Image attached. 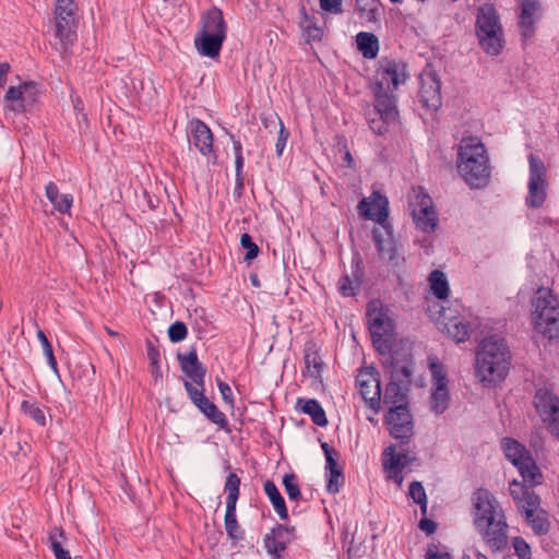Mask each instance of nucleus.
<instances>
[{"instance_id":"obj_28","label":"nucleus","mask_w":559,"mask_h":559,"mask_svg":"<svg viewBox=\"0 0 559 559\" xmlns=\"http://www.w3.org/2000/svg\"><path fill=\"white\" fill-rule=\"evenodd\" d=\"M476 33L485 31H500L502 28L499 15L493 4H484L477 10Z\"/></svg>"},{"instance_id":"obj_21","label":"nucleus","mask_w":559,"mask_h":559,"mask_svg":"<svg viewBox=\"0 0 559 559\" xmlns=\"http://www.w3.org/2000/svg\"><path fill=\"white\" fill-rule=\"evenodd\" d=\"M421 86L419 90L420 102L429 110L437 111L442 105L441 82L435 72L420 76Z\"/></svg>"},{"instance_id":"obj_23","label":"nucleus","mask_w":559,"mask_h":559,"mask_svg":"<svg viewBox=\"0 0 559 559\" xmlns=\"http://www.w3.org/2000/svg\"><path fill=\"white\" fill-rule=\"evenodd\" d=\"M181 371L191 380L193 385L204 386L206 367L200 362L197 348L192 346L187 354H177Z\"/></svg>"},{"instance_id":"obj_40","label":"nucleus","mask_w":559,"mask_h":559,"mask_svg":"<svg viewBox=\"0 0 559 559\" xmlns=\"http://www.w3.org/2000/svg\"><path fill=\"white\" fill-rule=\"evenodd\" d=\"M356 10L367 22L376 23L382 10L379 0H356Z\"/></svg>"},{"instance_id":"obj_56","label":"nucleus","mask_w":559,"mask_h":559,"mask_svg":"<svg viewBox=\"0 0 559 559\" xmlns=\"http://www.w3.org/2000/svg\"><path fill=\"white\" fill-rule=\"evenodd\" d=\"M512 544L519 559H532L531 546L523 537H514Z\"/></svg>"},{"instance_id":"obj_37","label":"nucleus","mask_w":559,"mask_h":559,"mask_svg":"<svg viewBox=\"0 0 559 559\" xmlns=\"http://www.w3.org/2000/svg\"><path fill=\"white\" fill-rule=\"evenodd\" d=\"M357 48L366 59H374L379 52V39L373 33L360 32L356 36Z\"/></svg>"},{"instance_id":"obj_41","label":"nucleus","mask_w":559,"mask_h":559,"mask_svg":"<svg viewBox=\"0 0 559 559\" xmlns=\"http://www.w3.org/2000/svg\"><path fill=\"white\" fill-rule=\"evenodd\" d=\"M430 288L436 298L443 300L450 294L449 282L444 273L440 270H433L429 275Z\"/></svg>"},{"instance_id":"obj_10","label":"nucleus","mask_w":559,"mask_h":559,"mask_svg":"<svg viewBox=\"0 0 559 559\" xmlns=\"http://www.w3.org/2000/svg\"><path fill=\"white\" fill-rule=\"evenodd\" d=\"M371 234L380 258L386 260L393 269L403 266L405 263L404 250L393 235L392 225L384 226V228L374 227Z\"/></svg>"},{"instance_id":"obj_61","label":"nucleus","mask_w":559,"mask_h":559,"mask_svg":"<svg viewBox=\"0 0 559 559\" xmlns=\"http://www.w3.org/2000/svg\"><path fill=\"white\" fill-rule=\"evenodd\" d=\"M320 8L330 13L340 14L343 12L342 0H319Z\"/></svg>"},{"instance_id":"obj_8","label":"nucleus","mask_w":559,"mask_h":559,"mask_svg":"<svg viewBox=\"0 0 559 559\" xmlns=\"http://www.w3.org/2000/svg\"><path fill=\"white\" fill-rule=\"evenodd\" d=\"M386 355L388 357L382 361V366L389 370L391 380L411 385L415 367L411 348L402 345L394 348L391 346V352Z\"/></svg>"},{"instance_id":"obj_42","label":"nucleus","mask_w":559,"mask_h":559,"mask_svg":"<svg viewBox=\"0 0 559 559\" xmlns=\"http://www.w3.org/2000/svg\"><path fill=\"white\" fill-rule=\"evenodd\" d=\"M225 530L227 536L239 542L243 539L245 532L240 528V525L237 521L236 516V507L233 506H226V513H225Z\"/></svg>"},{"instance_id":"obj_60","label":"nucleus","mask_w":559,"mask_h":559,"mask_svg":"<svg viewBox=\"0 0 559 559\" xmlns=\"http://www.w3.org/2000/svg\"><path fill=\"white\" fill-rule=\"evenodd\" d=\"M55 11L64 12L66 15L76 14L78 5L75 0H56Z\"/></svg>"},{"instance_id":"obj_49","label":"nucleus","mask_w":559,"mask_h":559,"mask_svg":"<svg viewBox=\"0 0 559 559\" xmlns=\"http://www.w3.org/2000/svg\"><path fill=\"white\" fill-rule=\"evenodd\" d=\"M211 423L217 425L221 429H227L228 420L226 415L218 409V407L212 402L207 405L205 411L201 412Z\"/></svg>"},{"instance_id":"obj_29","label":"nucleus","mask_w":559,"mask_h":559,"mask_svg":"<svg viewBox=\"0 0 559 559\" xmlns=\"http://www.w3.org/2000/svg\"><path fill=\"white\" fill-rule=\"evenodd\" d=\"M479 46L483 50L490 56H498L504 45L503 31H485L480 33H476Z\"/></svg>"},{"instance_id":"obj_45","label":"nucleus","mask_w":559,"mask_h":559,"mask_svg":"<svg viewBox=\"0 0 559 559\" xmlns=\"http://www.w3.org/2000/svg\"><path fill=\"white\" fill-rule=\"evenodd\" d=\"M63 540H66V534L61 527H56L49 534L50 548L56 559H72L69 550L64 549L62 546Z\"/></svg>"},{"instance_id":"obj_38","label":"nucleus","mask_w":559,"mask_h":559,"mask_svg":"<svg viewBox=\"0 0 559 559\" xmlns=\"http://www.w3.org/2000/svg\"><path fill=\"white\" fill-rule=\"evenodd\" d=\"M413 216L417 228L421 231L431 233L436 229L438 218L432 206H421L413 212Z\"/></svg>"},{"instance_id":"obj_46","label":"nucleus","mask_w":559,"mask_h":559,"mask_svg":"<svg viewBox=\"0 0 559 559\" xmlns=\"http://www.w3.org/2000/svg\"><path fill=\"white\" fill-rule=\"evenodd\" d=\"M241 479L236 473H229L226 476L224 484V491L226 492V506H237V501L239 498V489H240Z\"/></svg>"},{"instance_id":"obj_18","label":"nucleus","mask_w":559,"mask_h":559,"mask_svg":"<svg viewBox=\"0 0 559 559\" xmlns=\"http://www.w3.org/2000/svg\"><path fill=\"white\" fill-rule=\"evenodd\" d=\"M508 523L499 518L497 522L476 528L491 552H502L508 548Z\"/></svg>"},{"instance_id":"obj_13","label":"nucleus","mask_w":559,"mask_h":559,"mask_svg":"<svg viewBox=\"0 0 559 559\" xmlns=\"http://www.w3.org/2000/svg\"><path fill=\"white\" fill-rule=\"evenodd\" d=\"M416 460L415 454L408 449H405L404 445H389L382 454V466L383 469L388 473V479L394 480L399 486L402 485L403 469L412 465Z\"/></svg>"},{"instance_id":"obj_48","label":"nucleus","mask_w":559,"mask_h":559,"mask_svg":"<svg viewBox=\"0 0 559 559\" xmlns=\"http://www.w3.org/2000/svg\"><path fill=\"white\" fill-rule=\"evenodd\" d=\"M21 411L25 415L29 416L39 426L46 425L45 414H44L43 409L36 403L24 400L21 403Z\"/></svg>"},{"instance_id":"obj_1","label":"nucleus","mask_w":559,"mask_h":559,"mask_svg":"<svg viewBox=\"0 0 559 559\" xmlns=\"http://www.w3.org/2000/svg\"><path fill=\"white\" fill-rule=\"evenodd\" d=\"M408 79L407 64L395 59L382 58L376 70L371 88L374 95V108L368 114L370 129L379 135L388 132L390 124L397 122L400 114L394 92Z\"/></svg>"},{"instance_id":"obj_15","label":"nucleus","mask_w":559,"mask_h":559,"mask_svg":"<svg viewBox=\"0 0 559 559\" xmlns=\"http://www.w3.org/2000/svg\"><path fill=\"white\" fill-rule=\"evenodd\" d=\"M358 210L364 218L379 223V228L391 225L388 222L389 200L379 191H373L369 198L361 199L358 203Z\"/></svg>"},{"instance_id":"obj_33","label":"nucleus","mask_w":559,"mask_h":559,"mask_svg":"<svg viewBox=\"0 0 559 559\" xmlns=\"http://www.w3.org/2000/svg\"><path fill=\"white\" fill-rule=\"evenodd\" d=\"M300 411L311 417L313 424L319 427H325L328 425V418L321 404L314 399H301L299 397L296 403Z\"/></svg>"},{"instance_id":"obj_43","label":"nucleus","mask_w":559,"mask_h":559,"mask_svg":"<svg viewBox=\"0 0 559 559\" xmlns=\"http://www.w3.org/2000/svg\"><path fill=\"white\" fill-rule=\"evenodd\" d=\"M510 493L515 501L519 509H526V502L528 501V497L538 496L533 488L527 485L520 483L518 480H513L510 484Z\"/></svg>"},{"instance_id":"obj_52","label":"nucleus","mask_w":559,"mask_h":559,"mask_svg":"<svg viewBox=\"0 0 559 559\" xmlns=\"http://www.w3.org/2000/svg\"><path fill=\"white\" fill-rule=\"evenodd\" d=\"M321 448L325 455V469L326 472H333L337 469H343L342 466L338 465L337 460L340 456L338 451L334 448L330 447L329 443L323 442Z\"/></svg>"},{"instance_id":"obj_62","label":"nucleus","mask_w":559,"mask_h":559,"mask_svg":"<svg viewBox=\"0 0 559 559\" xmlns=\"http://www.w3.org/2000/svg\"><path fill=\"white\" fill-rule=\"evenodd\" d=\"M426 559H452V556L448 551L440 552L438 550V546L435 544H431V545H428V548L426 551Z\"/></svg>"},{"instance_id":"obj_3","label":"nucleus","mask_w":559,"mask_h":559,"mask_svg":"<svg viewBox=\"0 0 559 559\" xmlns=\"http://www.w3.org/2000/svg\"><path fill=\"white\" fill-rule=\"evenodd\" d=\"M457 170L465 182L474 189L488 185L490 166L485 145L473 136L463 138L457 150Z\"/></svg>"},{"instance_id":"obj_59","label":"nucleus","mask_w":559,"mask_h":559,"mask_svg":"<svg viewBox=\"0 0 559 559\" xmlns=\"http://www.w3.org/2000/svg\"><path fill=\"white\" fill-rule=\"evenodd\" d=\"M216 382L223 401L226 404L234 406V394L229 384L222 381L221 379H216Z\"/></svg>"},{"instance_id":"obj_16","label":"nucleus","mask_w":559,"mask_h":559,"mask_svg":"<svg viewBox=\"0 0 559 559\" xmlns=\"http://www.w3.org/2000/svg\"><path fill=\"white\" fill-rule=\"evenodd\" d=\"M296 538V527L276 524L264 536V547L272 559H281L287 545Z\"/></svg>"},{"instance_id":"obj_63","label":"nucleus","mask_w":559,"mask_h":559,"mask_svg":"<svg viewBox=\"0 0 559 559\" xmlns=\"http://www.w3.org/2000/svg\"><path fill=\"white\" fill-rule=\"evenodd\" d=\"M146 355L151 365H157V362H159V349L150 340L146 341Z\"/></svg>"},{"instance_id":"obj_20","label":"nucleus","mask_w":559,"mask_h":559,"mask_svg":"<svg viewBox=\"0 0 559 559\" xmlns=\"http://www.w3.org/2000/svg\"><path fill=\"white\" fill-rule=\"evenodd\" d=\"M314 12V9L309 12L304 4H300L298 9V26L301 37L307 45L321 43L324 36V26L319 25Z\"/></svg>"},{"instance_id":"obj_19","label":"nucleus","mask_w":559,"mask_h":559,"mask_svg":"<svg viewBox=\"0 0 559 559\" xmlns=\"http://www.w3.org/2000/svg\"><path fill=\"white\" fill-rule=\"evenodd\" d=\"M540 497L531 496L526 502V509L522 510L525 514V520L532 527L533 532L537 536H544L550 531V521L548 519V512L540 509Z\"/></svg>"},{"instance_id":"obj_30","label":"nucleus","mask_w":559,"mask_h":559,"mask_svg":"<svg viewBox=\"0 0 559 559\" xmlns=\"http://www.w3.org/2000/svg\"><path fill=\"white\" fill-rule=\"evenodd\" d=\"M501 447L506 457L515 466L522 465L526 462V457H533L531 452L513 438H503Z\"/></svg>"},{"instance_id":"obj_36","label":"nucleus","mask_w":559,"mask_h":559,"mask_svg":"<svg viewBox=\"0 0 559 559\" xmlns=\"http://www.w3.org/2000/svg\"><path fill=\"white\" fill-rule=\"evenodd\" d=\"M264 492L272 503L274 510L277 512L281 520L288 519V511L283 496L281 495L277 486L271 479H267L263 484Z\"/></svg>"},{"instance_id":"obj_26","label":"nucleus","mask_w":559,"mask_h":559,"mask_svg":"<svg viewBox=\"0 0 559 559\" xmlns=\"http://www.w3.org/2000/svg\"><path fill=\"white\" fill-rule=\"evenodd\" d=\"M191 127L194 146L202 155H209L213 151V134L211 129L200 119L192 120Z\"/></svg>"},{"instance_id":"obj_53","label":"nucleus","mask_w":559,"mask_h":559,"mask_svg":"<svg viewBox=\"0 0 559 559\" xmlns=\"http://www.w3.org/2000/svg\"><path fill=\"white\" fill-rule=\"evenodd\" d=\"M240 245L243 249L247 250V252L245 254L246 262L250 263L252 260H254L259 255L260 248L252 240V237L249 234L245 233L241 235Z\"/></svg>"},{"instance_id":"obj_58","label":"nucleus","mask_w":559,"mask_h":559,"mask_svg":"<svg viewBox=\"0 0 559 559\" xmlns=\"http://www.w3.org/2000/svg\"><path fill=\"white\" fill-rule=\"evenodd\" d=\"M277 120H278L280 130H278L276 143H275V151H276L277 156H281L285 148L286 142L289 138V132L285 128L283 121L278 117H277Z\"/></svg>"},{"instance_id":"obj_17","label":"nucleus","mask_w":559,"mask_h":559,"mask_svg":"<svg viewBox=\"0 0 559 559\" xmlns=\"http://www.w3.org/2000/svg\"><path fill=\"white\" fill-rule=\"evenodd\" d=\"M350 274H344L337 282V292L343 297H355L365 280V265L359 253L353 255L350 262Z\"/></svg>"},{"instance_id":"obj_55","label":"nucleus","mask_w":559,"mask_h":559,"mask_svg":"<svg viewBox=\"0 0 559 559\" xmlns=\"http://www.w3.org/2000/svg\"><path fill=\"white\" fill-rule=\"evenodd\" d=\"M188 335V328L182 321H175L168 328V337L171 343L182 342Z\"/></svg>"},{"instance_id":"obj_51","label":"nucleus","mask_w":559,"mask_h":559,"mask_svg":"<svg viewBox=\"0 0 559 559\" xmlns=\"http://www.w3.org/2000/svg\"><path fill=\"white\" fill-rule=\"evenodd\" d=\"M37 338L43 347L44 355L47 357L48 365L55 372H57L58 364L53 355L52 346L45 332L40 329L37 331Z\"/></svg>"},{"instance_id":"obj_57","label":"nucleus","mask_w":559,"mask_h":559,"mask_svg":"<svg viewBox=\"0 0 559 559\" xmlns=\"http://www.w3.org/2000/svg\"><path fill=\"white\" fill-rule=\"evenodd\" d=\"M408 496L413 499L415 503L424 502L427 499L426 490L421 484V481L414 480L409 485Z\"/></svg>"},{"instance_id":"obj_31","label":"nucleus","mask_w":559,"mask_h":559,"mask_svg":"<svg viewBox=\"0 0 559 559\" xmlns=\"http://www.w3.org/2000/svg\"><path fill=\"white\" fill-rule=\"evenodd\" d=\"M202 27L199 32H206L209 34H219L226 36L227 25L221 9L213 7L202 15Z\"/></svg>"},{"instance_id":"obj_22","label":"nucleus","mask_w":559,"mask_h":559,"mask_svg":"<svg viewBox=\"0 0 559 559\" xmlns=\"http://www.w3.org/2000/svg\"><path fill=\"white\" fill-rule=\"evenodd\" d=\"M56 37L60 40L61 53H67L76 39V19L73 13L66 15L64 12L53 11Z\"/></svg>"},{"instance_id":"obj_32","label":"nucleus","mask_w":559,"mask_h":559,"mask_svg":"<svg viewBox=\"0 0 559 559\" xmlns=\"http://www.w3.org/2000/svg\"><path fill=\"white\" fill-rule=\"evenodd\" d=\"M304 359L307 374L313 380L321 382L324 362L314 344L306 345Z\"/></svg>"},{"instance_id":"obj_39","label":"nucleus","mask_w":559,"mask_h":559,"mask_svg":"<svg viewBox=\"0 0 559 559\" xmlns=\"http://www.w3.org/2000/svg\"><path fill=\"white\" fill-rule=\"evenodd\" d=\"M516 468L523 477L524 483H527V486L531 488L540 485L544 480V476L533 457H526V462Z\"/></svg>"},{"instance_id":"obj_24","label":"nucleus","mask_w":559,"mask_h":559,"mask_svg":"<svg viewBox=\"0 0 559 559\" xmlns=\"http://www.w3.org/2000/svg\"><path fill=\"white\" fill-rule=\"evenodd\" d=\"M543 8L539 0H521L519 27L524 38H530L535 33V23L542 17Z\"/></svg>"},{"instance_id":"obj_35","label":"nucleus","mask_w":559,"mask_h":559,"mask_svg":"<svg viewBox=\"0 0 559 559\" xmlns=\"http://www.w3.org/2000/svg\"><path fill=\"white\" fill-rule=\"evenodd\" d=\"M45 192L47 199L59 213H69L73 202L71 194H60L57 185L52 181L46 185Z\"/></svg>"},{"instance_id":"obj_6","label":"nucleus","mask_w":559,"mask_h":559,"mask_svg":"<svg viewBox=\"0 0 559 559\" xmlns=\"http://www.w3.org/2000/svg\"><path fill=\"white\" fill-rule=\"evenodd\" d=\"M528 192L525 198V204L531 209H539L547 199V168L545 163L535 154L528 155Z\"/></svg>"},{"instance_id":"obj_2","label":"nucleus","mask_w":559,"mask_h":559,"mask_svg":"<svg viewBox=\"0 0 559 559\" xmlns=\"http://www.w3.org/2000/svg\"><path fill=\"white\" fill-rule=\"evenodd\" d=\"M511 352L504 337L489 335L476 349L475 373L483 383H498L506 379L511 366Z\"/></svg>"},{"instance_id":"obj_11","label":"nucleus","mask_w":559,"mask_h":559,"mask_svg":"<svg viewBox=\"0 0 559 559\" xmlns=\"http://www.w3.org/2000/svg\"><path fill=\"white\" fill-rule=\"evenodd\" d=\"M389 433L400 441V445H407L414 436V420L408 405L400 404L389 408L384 416Z\"/></svg>"},{"instance_id":"obj_7","label":"nucleus","mask_w":559,"mask_h":559,"mask_svg":"<svg viewBox=\"0 0 559 559\" xmlns=\"http://www.w3.org/2000/svg\"><path fill=\"white\" fill-rule=\"evenodd\" d=\"M472 503L473 522L476 528L495 523L500 516L506 519L500 503L488 489H476L472 495Z\"/></svg>"},{"instance_id":"obj_44","label":"nucleus","mask_w":559,"mask_h":559,"mask_svg":"<svg viewBox=\"0 0 559 559\" xmlns=\"http://www.w3.org/2000/svg\"><path fill=\"white\" fill-rule=\"evenodd\" d=\"M183 386L187 391V394L190 399V401L193 403V405L200 411H205L207 405H211V401L205 396V385L204 386H198L193 385L190 381H185Z\"/></svg>"},{"instance_id":"obj_25","label":"nucleus","mask_w":559,"mask_h":559,"mask_svg":"<svg viewBox=\"0 0 559 559\" xmlns=\"http://www.w3.org/2000/svg\"><path fill=\"white\" fill-rule=\"evenodd\" d=\"M225 39L222 32L219 34L198 32L194 37V47L201 56L213 59L219 56Z\"/></svg>"},{"instance_id":"obj_9","label":"nucleus","mask_w":559,"mask_h":559,"mask_svg":"<svg viewBox=\"0 0 559 559\" xmlns=\"http://www.w3.org/2000/svg\"><path fill=\"white\" fill-rule=\"evenodd\" d=\"M536 413L548 431L559 440V397L548 388H539L533 397Z\"/></svg>"},{"instance_id":"obj_50","label":"nucleus","mask_w":559,"mask_h":559,"mask_svg":"<svg viewBox=\"0 0 559 559\" xmlns=\"http://www.w3.org/2000/svg\"><path fill=\"white\" fill-rule=\"evenodd\" d=\"M282 483L290 500L298 501L301 499L297 476L294 473L285 474Z\"/></svg>"},{"instance_id":"obj_47","label":"nucleus","mask_w":559,"mask_h":559,"mask_svg":"<svg viewBox=\"0 0 559 559\" xmlns=\"http://www.w3.org/2000/svg\"><path fill=\"white\" fill-rule=\"evenodd\" d=\"M449 390L439 391L433 389L431 393L430 408L438 415L443 414L449 407Z\"/></svg>"},{"instance_id":"obj_27","label":"nucleus","mask_w":559,"mask_h":559,"mask_svg":"<svg viewBox=\"0 0 559 559\" xmlns=\"http://www.w3.org/2000/svg\"><path fill=\"white\" fill-rule=\"evenodd\" d=\"M411 385H404L401 382L390 380L386 384L383 396L381 395V403L389 408L395 405H408L407 392Z\"/></svg>"},{"instance_id":"obj_12","label":"nucleus","mask_w":559,"mask_h":559,"mask_svg":"<svg viewBox=\"0 0 559 559\" xmlns=\"http://www.w3.org/2000/svg\"><path fill=\"white\" fill-rule=\"evenodd\" d=\"M39 96L38 84L33 81L10 86L3 97L4 108L15 114L29 111Z\"/></svg>"},{"instance_id":"obj_64","label":"nucleus","mask_w":559,"mask_h":559,"mask_svg":"<svg viewBox=\"0 0 559 559\" xmlns=\"http://www.w3.org/2000/svg\"><path fill=\"white\" fill-rule=\"evenodd\" d=\"M418 526L427 535L433 534L437 531V528H438V524L433 520H430V519H427V518H423L419 521V525Z\"/></svg>"},{"instance_id":"obj_14","label":"nucleus","mask_w":559,"mask_h":559,"mask_svg":"<svg viewBox=\"0 0 559 559\" xmlns=\"http://www.w3.org/2000/svg\"><path fill=\"white\" fill-rule=\"evenodd\" d=\"M361 397L374 412L381 407V382L376 367H365L359 370L356 379Z\"/></svg>"},{"instance_id":"obj_5","label":"nucleus","mask_w":559,"mask_h":559,"mask_svg":"<svg viewBox=\"0 0 559 559\" xmlns=\"http://www.w3.org/2000/svg\"><path fill=\"white\" fill-rule=\"evenodd\" d=\"M366 318L376 350L381 355L389 354L394 338V323L381 307L380 300L368 302Z\"/></svg>"},{"instance_id":"obj_54","label":"nucleus","mask_w":559,"mask_h":559,"mask_svg":"<svg viewBox=\"0 0 559 559\" xmlns=\"http://www.w3.org/2000/svg\"><path fill=\"white\" fill-rule=\"evenodd\" d=\"M326 489L330 493H337L344 485L345 476L343 469L326 472Z\"/></svg>"},{"instance_id":"obj_4","label":"nucleus","mask_w":559,"mask_h":559,"mask_svg":"<svg viewBox=\"0 0 559 559\" xmlns=\"http://www.w3.org/2000/svg\"><path fill=\"white\" fill-rule=\"evenodd\" d=\"M535 329L549 341L559 340V299L550 288L539 287L533 298Z\"/></svg>"},{"instance_id":"obj_34","label":"nucleus","mask_w":559,"mask_h":559,"mask_svg":"<svg viewBox=\"0 0 559 559\" xmlns=\"http://www.w3.org/2000/svg\"><path fill=\"white\" fill-rule=\"evenodd\" d=\"M469 323L463 318L453 317L444 323L443 332H445L456 343H463L469 338Z\"/></svg>"}]
</instances>
